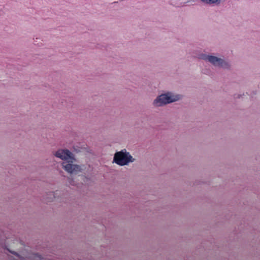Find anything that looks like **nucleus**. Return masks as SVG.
I'll use <instances>...</instances> for the list:
<instances>
[{"instance_id": "f257e3e1", "label": "nucleus", "mask_w": 260, "mask_h": 260, "mask_svg": "<svg viewBox=\"0 0 260 260\" xmlns=\"http://www.w3.org/2000/svg\"><path fill=\"white\" fill-rule=\"evenodd\" d=\"M55 156L64 161L62 163V167L66 172L71 174H76L81 171L79 165H73L74 158L72 153L67 149H59L55 152Z\"/></svg>"}, {"instance_id": "f03ea898", "label": "nucleus", "mask_w": 260, "mask_h": 260, "mask_svg": "<svg viewBox=\"0 0 260 260\" xmlns=\"http://www.w3.org/2000/svg\"><path fill=\"white\" fill-rule=\"evenodd\" d=\"M180 99L179 95H174L170 93L162 94L154 101L153 104L155 106H160L167 104L172 103L176 102Z\"/></svg>"}, {"instance_id": "7ed1b4c3", "label": "nucleus", "mask_w": 260, "mask_h": 260, "mask_svg": "<svg viewBox=\"0 0 260 260\" xmlns=\"http://www.w3.org/2000/svg\"><path fill=\"white\" fill-rule=\"evenodd\" d=\"M113 161L121 166L126 165L130 162H133L132 156L129 153L122 151L117 152L113 157Z\"/></svg>"}, {"instance_id": "20e7f679", "label": "nucleus", "mask_w": 260, "mask_h": 260, "mask_svg": "<svg viewBox=\"0 0 260 260\" xmlns=\"http://www.w3.org/2000/svg\"><path fill=\"white\" fill-rule=\"evenodd\" d=\"M204 60H208L209 62L215 66H219L224 68H228V64L223 60L215 56L203 55L201 56Z\"/></svg>"}, {"instance_id": "39448f33", "label": "nucleus", "mask_w": 260, "mask_h": 260, "mask_svg": "<svg viewBox=\"0 0 260 260\" xmlns=\"http://www.w3.org/2000/svg\"><path fill=\"white\" fill-rule=\"evenodd\" d=\"M47 260L46 258L42 257L40 255L38 254H30L28 258H26L24 260Z\"/></svg>"}, {"instance_id": "423d86ee", "label": "nucleus", "mask_w": 260, "mask_h": 260, "mask_svg": "<svg viewBox=\"0 0 260 260\" xmlns=\"http://www.w3.org/2000/svg\"><path fill=\"white\" fill-rule=\"evenodd\" d=\"M202 3L208 5H213L220 0H200Z\"/></svg>"}, {"instance_id": "0eeeda50", "label": "nucleus", "mask_w": 260, "mask_h": 260, "mask_svg": "<svg viewBox=\"0 0 260 260\" xmlns=\"http://www.w3.org/2000/svg\"><path fill=\"white\" fill-rule=\"evenodd\" d=\"M10 252L13 253V254H15V255H17V257H19V255L16 252H14L13 251H10Z\"/></svg>"}]
</instances>
